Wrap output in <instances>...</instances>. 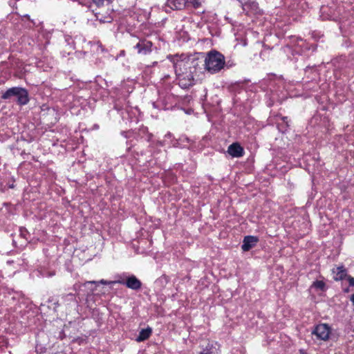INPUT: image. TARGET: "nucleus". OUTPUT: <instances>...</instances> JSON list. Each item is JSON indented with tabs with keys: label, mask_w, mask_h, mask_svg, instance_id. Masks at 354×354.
Masks as SVG:
<instances>
[{
	"label": "nucleus",
	"mask_w": 354,
	"mask_h": 354,
	"mask_svg": "<svg viewBox=\"0 0 354 354\" xmlns=\"http://www.w3.org/2000/svg\"><path fill=\"white\" fill-rule=\"evenodd\" d=\"M198 66V59L177 61L174 64L178 84L183 89H188L195 84L194 74Z\"/></svg>",
	"instance_id": "nucleus-1"
},
{
	"label": "nucleus",
	"mask_w": 354,
	"mask_h": 354,
	"mask_svg": "<svg viewBox=\"0 0 354 354\" xmlns=\"http://www.w3.org/2000/svg\"><path fill=\"white\" fill-rule=\"evenodd\" d=\"M225 66V56L216 50L207 53L204 61L205 69L211 74L220 72Z\"/></svg>",
	"instance_id": "nucleus-2"
},
{
	"label": "nucleus",
	"mask_w": 354,
	"mask_h": 354,
	"mask_svg": "<svg viewBox=\"0 0 354 354\" xmlns=\"http://www.w3.org/2000/svg\"><path fill=\"white\" fill-rule=\"evenodd\" d=\"M12 96L17 97V102L18 104L23 106L29 102V95L28 91L21 87H12L8 88L4 93H3L1 98L8 100Z\"/></svg>",
	"instance_id": "nucleus-3"
},
{
	"label": "nucleus",
	"mask_w": 354,
	"mask_h": 354,
	"mask_svg": "<svg viewBox=\"0 0 354 354\" xmlns=\"http://www.w3.org/2000/svg\"><path fill=\"white\" fill-rule=\"evenodd\" d=\"M330 333L331 328L327 324H317L312 331V334L316 335L317 339L324 341L329 339Z\"/></svg>",
	"instance_id": "nucleus-4"
},
{
	"label": "nucleus",
	"mask_w": 354,
	"mask_h": 354,
	"mask_svg": "<svg viewBox=\"0 0 354 354\" xmlns=\"http://www.w3.org/2000/svg\"><path fill=\"white\" fill-rule=\"evenodd\" d=\"M115 283L125 285L128 288L138 290L142 287V282L135 275L127 277L125 279H118Z\"/></svg>",
	"instance_id": "nucleus-5"
},
{
	"label": "nucleus",
	"mask_w": 354,
	"mask_h": 354,
	"mask_svg": "<svg viewBox=\"0 0 354 354\" xmlns=\"http://www.w3.org/2000/svg\"><path fill=\"white\" fill-rule=\"evenodd\" d=\"M153 43L146 39H140L136 44L135 48L138 50V53L141 55H149L152 52Z\"/></svg>",
	"instance_id": "nucleus-6"
},
{
	"label": "nucleus",
	"mask_w": 354,
	"mask_h": 354,
	"mask_svg": "<svg viewBox=\"0 0 354 354\" xmlns=\"http://www.w3.org/2000/svg\"><path fill=\"white\" fill-rule=\"evenodd\" d=\"M227 152L233 158H240L244 155V149L239 142H233L227 147Z\"/></svg>",
	"instance_id": "nucleus-7"
},
{
	"label": "nucleus",
	"mask_w": 354,
	"mask_h": 354,
	"mask_svg": "<svg viewBox=\"0 0 354 354\" xmlns=\"http://www.w3.org/2000/svg\"><path fill=\"white\" fill-rule=\"evenodd\" d=\"M259 241V238L255 236H246L244 237L243 241V244L241 245V249L244 252L249 251L253 247L256 245V244Z\"/></svg>",
	"instance_id": "nucleus-8"
},
{
	"label": "nucleus",
	"mask_w": 354,
	"mask_h": 354,
	"mask_svg": "<svg viewBox=\"0 0 354 354\" xmlns=\"http://www.w3.org/2000/svg\"><path fill=\"white\" fill-rule=\"evenodd\" d=\"M332 272L334 274L333 279L336 281H342L346 279L348 276L347 270L344 266H337L332 270Z\"/></svg>",
	"instance_id": "nucleus-9"
},
{
	"label": "nucleus",
	"mask_w": 354,
	"mask_h": 354,
	"mask_svg": "<svg viewBox=\"0 0 354 354\" xmlns=\"http://www.w3.org/2000/svg\"><path fill=\"white\" fill-rule=\"evenodd\" d=\"M187 0H167L166 6L173 10H182L187 6Z\"/></svg>",
	"instance_id": "nucleus-10"
},
{
	"label": "nucleus",
	"mask_w": 354,
	"mask_h": 354,
	"mask_svg": "<svg viewBox=\"0 0 354 354\" xmlns=\"http://www.w3.org/2000/svg\"><path fill=\"white\" fill-rule=\"evenodd\" d=\"M152 334V329L150 327H147V328L142 329L138 336L136 338V341L138 342H144L148 339Z\"/></svg>",
	"instance_id": "nucleus-11"
},
{
	"label": "nucleus",
	"mask_w": 354,
	"mask_h": 354,
	"mask_svg": "<svg viewBox=\"0 0 354 354\" xmlns=\"http://www.w3.org/2000/svg\"><path fill=\"white\" fill-rule=\"evenodd\" d=\"M186 1V7H191L195 10H197L202 7L203 3H204L205 0H187Z\"/></svg>",
	"instance_id": "nucleus-12"
},
{
	"label": "nucleus",
	"mask_w": 354,
	"mask_h": 354,
	"mask_svg": "<svg viewBox=\"0 0 354 354\" xmlns=\"http://www.w3.org/2000/svg\"><path fill=\"white\" fill-rule=\"evenodd\" d=\"M326 286V283L323 281L317 280L313 282V287L324 290Z\"/></svg>",
	"instance_id": "nucleus-13"
},
{
	"label": "nucleus",
	"mask_w": 354,
	"mask_h": 354,
	"mask_svg": "<svg viewBox=\"0 0 354 354\" xmlns=\"http://www.w3.org/2000/svg\"><path fill=\"white\" fill-rule=\"evenodd\" d=\"M212 346L208 347L207 346L202 352H201L199 354H212Z\"/></svg>",
	"instance_id": "nucleus-14"
},
{
	"label": "nucleus",
	"mask_w": 354,
	"mask_h": 354,
	"mask_svg": "<svg viewBox=\"0 0 354 354\" xmlns=\"http://www.w3.org/2000/svg\"><path fill=\"white\" fill-rule=\"evenodd\" d=\"M93 2L97 6H100L103 5L104 0H92Z\"/></svg>",
	"instance_id": "nucleus-15"
},
{
	"label": "nucleus",
	"mask_w": 354,
	"mask_h": 354,
	"mask_svg": "<svg viewBox=\"0 0 354 354\" xmlns=\"http://www.w3.org/2000/svg\"><path fill=\"white\" fill-rule=\"evenodd\" d=\"M281 120L286 124V126H288V118L287 116H282Z\"/></svg>",
	"instance_id": "nucleus-16"
},
{
	"label": "nucleus",
	"mask_w": 354,
	"mask_h": 354,
	"mask_svg": "<svg viewBox=\"0 0 354 354\" xmlns=\"http://www.w3.org/2000/svg\"><path fill=\"white\" fill-rule=\"evenodd\" d=\"M152 137H153V135L151 133H148L147 141L150 142L151 140V139H152Z\"/></svg>",
	"instance_id": "nucleus-17"
},
{
	"label": "nucleus",
	"mask_w": 354,
	"mask_h": 354,
	"mask_svg": "<svg viewBox=\"0 0 354 354\" xmlns=\"http://www.w3.org/2000/svg\"><path fill=\"white\" fill-rule=\"evenodd\" d=\"M344 292H346V293H347V292H350V289H349V288H346L344 289Z\"/></svg>",
	"instance_id": "nucleus-18"
},
{
	"label": "nucleus",
	"mask_w": 354,
	"mask_h": 354,
	"mask_svg": "<svg viewBox=\"0 0 354 354\" xmlns=\"http://www.w3.org/2000/svg\"><path fill=\"white\" fill-rule=\"evenodd\" d=\"M351 301L353 302V304L354 305V294L351 296Z\"/></svg>",
	"instance_id": "nucleus-19"
},
{
	"label": "nucleus",
	"mask_w": 354,
	"mask_h": 354,
	"mask_svg": "<svg viewBox=\"0 0 354 354\" xmlns=\"http://www.w3.org/2000/svg\"><path fill=\"white\" fill-rule=\"evenodd\" d=\"M169 77V75H165V76H164V77H163V79H164V80H167V79H168Z\"/></svg>",
	"instance_id": "nucleus-20"
},
{
	"label": "nucleus",
	"mask_w": 354,
	"mask_h": 354,
	"mask_svg": "<svg viewBox=\"0 0 354 354\" xmlns=\"http://www.w3.org/2000/svg\"><path fill=\"white\" fill-rule=\"evenodd\" d=\"M353 331L354 332V328H353Z\"/></svg>",
	"instance_id": "nucleus-21"
}]
</instances>
